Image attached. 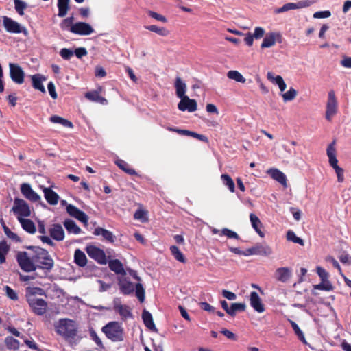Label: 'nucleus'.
Masks as SVG:
<instances>
[{"mask_svg":"<svg viewBox=\"0 0 351 351\" xmlns=\"http://www.w3.org/2000/svg\"><path fill=\"white\" fill-rule=\"evenodd\" d=\"M27 248L34 252L33 260L35 263L36 270L37 269H42L45 274H48L52 270L54 266V261L47 250L32 245L28 246Z\"/></svg>","mask_w":351,"mask_h":351,"instance_id":"obj_1","label":"nucleus"},{"mask_svg":"<svg viewBox=\"0 0 351 351\" xmlns=\"http://www.w3.org/2000/svg\"><path fill=\"white\" fill-rule=\"evenodd\" d=\"M55 328L56 332L66 339L74 338L77 335L75 323L69 319H60Z\"/></svg>","mask_w":351,"mask_h":351,"instance_id":"obj_2","label":"nucleus"},{"mask_svg":"<svg viewBox=\"0 0 351 351\" xmlns=\"http://www.w3.org/2000/svg\"><path fill=\"white\" fill-rule=\"evenodd\" d=\"M101 330L112 341L123 340V329L117 322H110L102 327Z\"/></svg>","mask_w":351,"mask_h":351,"instance_id":"obj_3","label":"nucleus"},{"mask_svg":"<svg viewBox=\"0 0 351 351\" xmlns=\"http://www.w3.org/2000/svg\"><path fill=\"white\" fill-rule=\"evenodd\" d=\"M16 261L22 270L25 272L36 271L33 255L29 257L26 252H19L16 254Z\"/></svg>","mask_w":351,"mask_h":351,"instance_id":"obj_4","label":"nucleus"},{"mask_svg":"<svg viewBox=\"0 0 351 351\" xmlns=\"http://www.w3.org/2000/svg\"><path fill=\"white\" fill-rule=\"evenodd\" d=\"M12 211L18 217H28L31 215V210L28 204L22 199L15 198Z\"/></svg>","mask_w":351,"mask_h":351,"instance_id":"obj_5","label":"nucleus"},{"mask_svg":"<svg viewBox=\"0 0 351 351\" xmlns=\"http://www.w3.org/2000/svg\"><path fill=\"white\" fill-rule=\"evenodd\" d=\"M337 100L335 91L331 90L328 93V101L326 103V119L330 121L332 118L337 112Z\"/></svg>","mask_w":351,"mask_h":351,"instance_id":"obj_6","label":"nucleus"},{"mask_svg":"<svg viewBox=\"0 0 351 351\" xmlns=\"http://www.w3.org/2000/svg\"><path fill=\"white\" fill-rule=\"evenodd\" d=\"M88 255L98 263L106 265L108 262L104 251L95 245H88L86 248Z\"/></svg>","mask_w":351,"mask_h":351,"instance_id":"obj_7","label":"nucleus"},{"mask_svg":"<svg viewBox=\"0 0 351 351\" xmlns=\"http://www.w3.org/2000/svg\"><path fill=\"white\" fill-rule=\"evenodd\" d=\"M2 19L3 27L8 32L14 34L23 32L26 34V29L25 27H22L16 21L6 16H3Z\"/></svg>","mask_w":351,"mask_h":351,"instance_id":"obj_8","label":"nucleus"},{"mask_svg":"<svg viewBox=\"0 0 351 351\" xmlns=\"http://www.w3.org/2000/svg\"><path fill=\"white\" fill-rule=\"evenodd\" d=\"M28 303L35 314L43 315L45 313L47 304L45 300L32 297L28 299Z\"/></svg>","mask_w":351,"mask_h":351,"instance_id":"obj_9","label":"nucleus"},{"mask_svg":"<svg viewBox=\"0 0 351 351\" xmlns=\"http://www.w3.org/2000/svg\"><path fill=\"white\" fill-rule=\"evenodd\" d=\"M272 253L271 248L266 245L261 243H256L253 247L247 249L243 253V256L250 255H261V256H269Z\"/></svg>","mask_w":351,"mask_h":351,"instance_id":"obj_10","label":"nucleus"},{"mask_svg":"<svg viewBox=\"0 0 351 351\" xmlns=\"http://www.w3.org/2000/svg\"><path fill=\"white\" fill-rule=\"evenodd\" d=\"M10 76L13 82L21 84L24 82L25 73L22 68L17 64L10 63Z\"/></svg>","mask_w":351,"mask_h":351,"instance_id":"obj_11","label":"nucleus"},{"mask_svg":"<svg viewBox=\"0 0 351 351\" xmlns=\"http://www.w3.org/2000/svg\"><path fill=\"white\" fill-rule=\"evenodd\" d=\"M69 29L73 34L84 36L90 35L94 32L93 28L88 23L84 22L76 23Z\"/></svg>","mask_w":351,"mask_h":351,"instance_id":"obj_12","label":"nucleus"},{"mask_svg":"<svg viewBox=\"0 0 351 351\" xmlns=\"http://www.w3.org/2000/svg\"><path fill=\"white\" fill-rule=\"evenodd\" d=\"M178 108L180 111L187 110L189 112H195L197 108V104L195 99H190L188 96L182 97L178 104Z\"/></svg>","mask_w":351,"mask_h":351,"instance_id":"obj_13","label":"nucleus"},{"mask_svg":"<svg viewBox=\"0 0 351 351\" xmlns=\"http://www.w3.org/2000/svg\"><path fill=\"white\" fill-rule=\"evenodd\" d=\"M66 211L70 216L75 218L85 225L88 223V217L87 215L76 206L72 204H69L66 206Z\"/></svg>","mask_w":351,"mask_h":351,"instance_id":"obj_14","label":"nucleus"},{"mask_svg":"<svg viewBox=\"0 0 351 351\" xmlns=\"http://www.w3.org/2000/svg\"><path fill=\"white\" fill-rule=\"evenodd\" d=\"M292 276V270L289 267H279L274 274L275 279L281 282H287Z\"/></svg>","mask_w":351,"mask_h":351,"instance_id":"obj_15","label":"nucleus"},{"mask_svg":"<svg viewBox=\"0 0 351 351\" xmlns=\"http://www.w3.org/2000/svg\"><path fill=\"white\" fill-rule=\"evenodd\" d=\"M21 192L26 199L32 202H35L40 199V197L32 189L30 184L27 183H23L21 185Z\"/></svg>","mask_w":351,"mask_h":351,"instance_id":"obj_16","label":"nucleus"},{"mask_svg":"<svg viewBox=\"0 0 351 351\" xmlns=\"http://www.w3.org/2000/svg\"><path fill=\"white\" fill-rule=\"evenodd\" d=\"M102 89L101 86H99L95 90L87 92L85 94V97L91 101L99 103L102 105H106L108 104V100L100 96Z\"/></svg>","mask_w":351,"mask_h":351,"instance_id":"obj_17","label":"nucleus"},{"mask_svg":"<svg viewBox=\"0 0 351 351\" xmlns=\"http://www.w3.org/2000/svg\"><path fill=\"white\" fill-rule=\"evenodd\" d=\"M118 285L121 292L124 295H130L134 291L133 283L123 276L118 278Z\"/></svg>","mask_w":351,"mask_h":351,"instance_id":"obj_18","label":"nucleus"},{"mask_svg":"<svg viewBox=\"0 0 351 351\" xmlns=\"http://www.w3.org/2000/svg\"><path fill=\"white\" fill-rule=\"evenodd\" d=\"M49 232L50 237L57 241H63L64 239V231L62 226L59 223L52 224Z\"/></svg>","mask_w":351,"mask_h":351,"instance_id":"obj_19","label":"nucleus"},{"mask_svg":"<svg viewBox=\"0 0 351 351\" xmlns=\"http://www.w3.org/2000/svg\"><path fill=\"white\" fill-rule=\"evenodd\" d=\"M309 4L306 1H299L297 3H288L285 4L281 8H278L274 10L275 14H279L282 12H285L291 10H295L298 8H302L304 7L308 6Z\"/></svg>","mask_w":351,"mask_h":351,"instance_id":"obj_20","label":"nucleus"},{"mask_svg":"<svg viewBox=\"0 0 351 351\" xmlns=\"http://www.w3.org/2000/svg\"><path fill=\"white\" fill-rule=\"evenodd\" d=\"M251 306L258 313H263L265 311V306L263 304L258 294L256 291L250 293V298Z\"/></svg>","mask_w":351,"mask_h":351,"instance_id":"obj_21","label":"nucleus"},{"mask_svg":"<svg viewBox=\"0 0 351 351\" xmlns=\"http://www.w3.org/2000/svg\"><path fill=\"white\" fill-rule=\"evenodd\" d=\"M335 142L333 141L330 144L328 145L327 149H326V154L328 157V162L330 165L335 169L337 167H338V160L336 157V149L335 147Z\"/></svg>","mask_w":351,"mask_h":351,"instance_id":"obj_22","label":"nucleus"},{"mask_svg":"<svg viewBox=\"0 0 351 351\" xmlns=\"http://www.w3.org/2000/svg\"><path fill=\"white\" fill-rule=\"evenodd\" d=\"M268 173L271 177L281 184L283 186L287 187V177L282 171L277 169H271L268 171Z\"/></svg>","mask_w":351,"mask_h":351,"instance_id":"obj_23","label":"nucleus"},{"mask_svg":"<svg viewBox=\"0 0 351 351\" xmlns=\"http://www.w3.org/2000/svg\"><path fill=\"white\" fill-rule=\"evenodd\" d=\"M108 267L111 271H114L117 274H120L123 276L126 275L123 265L119 259L110 260L108 262Z\"/></svg>","mask_w":351,"mask_h":351,"instance_id":"obj_24","label":"nucleus"},{"mask_svg":"<svg viewBox=\"0 0 351 351\" xmlns=\"http://www.w3.org/2000/svg\"><path fill=\"white\" fill-rule=\"evenodd\" d=\"M142 319L145 326L149 328L151 331L157 332V328L155 326V324L153 321V317L152 314L146 311L143 310L142 313Z\"/></svg>","mask_w":351,"mask_h":351,"instance_id":"obj_25","label":"nucleus"},{"mask_svg":"<svg viewBox=\"0 0 351 351\" xmlns=\"http://www.w3.org/2000/svg\"><path fill=\"white\" fill-rule=\"evenodd\" d=\"M46 201L51 205H56L59 200V195L50 188H45L43 190Z\"/></svg>","mask_w":351,"mask_h":351,"instance_id":"obj_26","label":"nucleus"},{"mask_svg":"<svg viewBox=\"0 0 351 351\" xmlns=\"http://www.w3.org/2000/svg\"><path fill=\"white\" fill-rule=\"evenodd\" d=\"M175 88L176 95L178 97L180 98L181 99L182 97H186L185 95L186 91V85L180 77H177L176 78Z\"/></svg>","mask_w":351,"mask_h":351,"instance_id":"obj_27","label":"nucleus"},{"mask_svg":"<svg viewBox=\"0 0 351 351\" xmlns=\"http://www.w3.org/2000/svg\"><path fill=\"white\" fill-rule=\"evenodd\" d=\"M18 221L20 222L23 229L29 234H34L36 228L34 223L31 219L18 217Z\"/></svg>","mask_w":351,"mask_h":351,"instance_id":"obj_28","label":"nucleus"},{"mask_svg":"<svg viewBox=\"0 0 351 351\" xmlns=\"http://www.w3.org/2000/svg\"><path fill=\"white\" fill-rule=\"evenodd\" d=\"M250 219L252 223V228L255 230L257 234L261 237H264V232L261 230L263 224L260 221L259 218L254 213H250Z\"/></svg>","mask_w":351,"mask_h":351,"instance_id":"obj_29","label":"nucleus"},{"mask_svg":"<svg viewBox=\"0 0 351 351\" xmlns=\"http://www.w3.org/2000/svg\"><path fill=\"white\" fill-rule=\"evenodd\" d=\"M93 234L96 236L101 235L108 242L113 243L114 241V236L112 232L101 227L96 228Z\"/></svg>","mask_w":351,"mask_h":351,"instance_id":"obj_30","label":"nucleus"},{"mask_svg":"<svg viewBox=\"0 0 351 351\" xmlns=\"http://www.w3.org/2000/svg\"><path fill=\"white\" fill-rule=\"evenodd\" d=\"M74 262L79 267H85L87 264L86 254L80 249H77L74 252Z\"/></svg>","mask_w":351,"mask_h":351,"instance_id":"obj_31","label":"nucleus"},{"mask_svg":"<svg viewBox=\"0 0 351 351\" xmlns=\"http://www.w3.org/2000/svg\"><path fill=\"white\" fill-rule=\"evenodd\" d=\"M115 164L119 167V169L130 176L138 175L135 169L130 167V165L122 159H117L115 161Z\"/></svg>","mask_w":351,"mask_h":351,"instance_id":"obj_32","label":"nucleus"},{"mask_svg":"<svg viewBox=\"0 0 351 351\" xmlns=\"http://www.w3.org/2000/svg\"><path fill=\"white\" fill-rule=\"evenodd\" d=\"M276 36H280V34L274 32L267 34L263 38L261 46V48H268L274 46L276 43Z\"/></svg>","mask_w":351,"mask_h":351,"instance_id":"obj_33","label":"nucleus"},{"mask_svg":"<svg viewBox=\"0 0 351 351\" xmlns=\"http://www.w3.org/2000/svg\"><path fill=\"white\" fill-rule=\"evenodd\" d=\"M64 226L66 230L69 233H73L75 234H78L81 232V228L75 223V222L70 219H67L64 221Z\"/></svg>","mask_w":351,"mask_h":351,"instance_id":"obj_34","label":"nucleus"},{"mask_svg":"<svg viewBox=\"0 0 351 351\" xmlns=\"http://www.w3.org/2000/svg\"><path fill=\"white\" fill-rule=\"evenodd\" d=\"M45 78L42 77L39 74L34 75L32 76V86L37 90H39L42 93H45V88L43 85V80Z\"/></svg>","mask_w":351,"mask_h":351,"instance_id":"obj_35","label":"nucleus"},{"mask_svg":"<svg viewBox=\"0 0 351 351\" xmlns=\"http://www.w3.org/2000/svg\"><path fill=\"white\" fill-rule=\"evenodd\" d=\"M69 1L70 0H58V15L59 17H64L66 15L69 10Z\"/></svg>","mask_w":351,"mask_h":351,"instance_id":"obj_36","label":"nucleus"},{"mask_svg":"<svg viewBox=\"0 0 351 351\" xmlns=\"http://www.w3.org/2000/svg\"><path fill=\"white\" fill-rule=\"evenodd\" d=\"M114 309L119 313L123 319H127L128 317H132V314L126 305L119 304L114 306Z\"/></svg>","mask_w":351,"mask_h":351,"instance_id":"obj_37","label":"nucleus"},{"mask_svg":"<svg viewBox=\"0 0 351 351\" xmlns=\"http://www.w3.org/2000/svg\"><path fill=\"white\" fill-rule=\"evenodd\" d=\"M49 119L51 122L53 123L61 124L66 128H72L73 127V125L71 121L65 119L61 117H59L58 115H53L50 117Z\"/></svg>","mask_w":351,"mask_h":351,"instance_id":"obj_38","label":"nucleus"},{"mask_svg":"<svg viewBox=\"0 0 351 351\" xmlns=\"http://www.w3.org/2000/svg\"><path fill=\"white\" fill-rule=\"evenodd\" d=\"M167 130H169V131H172V132H175L180 135H185V136H191V137H193L195 138H197L198 139L200 134H198V133H196L195 132H192V131H190V130H182V129H178V128H171V127H169L167 128Z\"/></svg>","mask_w":351,"mask_h":351,"instance_id":"obj_39","label":"nucleus"},{"mask_svg":"<svg viewBox=\"0 0 351 351\" xmlns=\"http://www.w3.org/2000/svg\"><path fill=\"white\" fill-rule=\"evenodd\" d=\"M167 130H169V131H172V132H175L180 135H185V136H191V137H193L195 138H197L198 139L200 134H198V133H196L195 132H192V131H190V130H182V129H178V128H171V127H169L167 128Z\"/></svg>","mask_w":351,"mask_h":351,"instance_id":"obj_40","label":"nucleus"},{"mask_svg":"<svg viewBox=\"0 0 351 351\" xmlns=\"http://www.w3.org/2000/svg\"><path fill=\"white\" fill-rule=\"evenodd\" d=\"M170 252L173 257L179 262L182 263H185L186 262V259L184 254L176 245H171L170 247Z\"/></svg>","mask_w":351,"mask_h":351,"instance_id":"obj_41","label":"nucleus"},{"mask_svg":"<svg viewBox=\"0 0 351 351\" xmlns=\"http://www.w3.org/2000/svg\"><path fill=\"white\" fill-rule=\"evenodd\" d=\"M10 251V246L5 241L0 242V263H4L6 260V255Z\"/></svg>","mask_w":351,"mask_h":351,"instance_id":"obj_42","label":"nucleus"},{"mask_svg":"<svg viewBox=\"0 0 351 351\" xmlns=\"http://www.w3.org/2000/svg\"><path fill=\"white\" fill-rule=\"evenodd\" d=\"M145 28L151 32H155L162 36H167L169 34V31L165 27H161L154 25H152L145 26Z\"/></svg>","mask_w":351,"mask_h":351,"instance_id":"obj_43","label":"nucleus"},{"mask_svg":"<svg viewBox=\"0 0 351 351\" xmlns=\"http://www.w3.org/2000/svg\"><path fill=\"white\" fill-rule=\"evenodd\" d=\"M246 306L244 303H232L230 307L228 315L234 317L237 312L245 311Z\"/></svg>","mask_w":351,"mask_h":351,"instance_id":"obj_44","label":"nucleus"},{"mask_svg":"<svg viewBox=\"0 0 351 351\" xmlns=\"http://www.w3.org/2000/svg\"><path fill=\"white\" fill-rule=\"evenodd\" d=\"M5 344L9 350H18L19 348V341L12 336H8L5 339Z\"/></svg>","mask_w":351,"mask_h":351,"instance_id":"obj_45","label":"nucleus"},{"mask_svg":"<svg viewBox=\"0 0 351 351\" xmlns=\"http://www.w3.org/2000/svg\"><path fill=\"white\" fill-rule=\"evenodd\" d=\"M227 77L229 79L234 80L237 82L245 83L246 80L239 71L235 70L229 71L227 73Z\"/></svg>","mask_w":351,"mask_h":351,"instance_id":"obj_46","label":"nucleus"},{"mask_svg":"<svg viewBox=\"0 0 351 351\" xmlns=\"http://www.w3.org/2000/svg\"><path fill=\"white\" fill-rule=\"evenodd\" d=\"M223 184L228 186V189L231 192H234L235 191V185L233 180L231 177L228 174H222L221 176Z\"/></svg>","mask_w":351,"mask_h":351,"instance_id":"obj_47","label":"nucleus"},{"mask_svg":"<svg viewBox=\"0 0 351 351\" xmlns=\"http://www.w3.org/2000/svg\"><path fill=\"white\" fill-rule=\"evenodd\" d=\"M287 239L288 241H292L294 243L300 244L302 246L304 245V241L301 238L297 237L295 232L292 230H289L287 232Z\"/></svg>","mask_w":351,"mask_h":351,"instance_id":"obj_48","label":"nucleus"},{"mask_svg":"<svg viewBox=\"0 0 351 351\" xmlns=\"http://www.w3.org/2000/svg\"><path fill=\"white\" fill-rule=\"evenodd\" d=\"M135 294L136 298L141 302L145 300V289L141 283L136 284L135 287Z\"/></svg>","mask_w":351,"mask_h":351,"instance_id":"obj_49","label":"nucleus"},{"mask_svg":"<svg viewBox=\"0 0 351 351\" xmlns=\"http://www.w3.org/2000/svg\"><path fill=\"white\" fill-rule=\"evenodd\" d=\"M297 95V91L295 88L291 87L288 91L282 95L284 101H292Z\"/></svg>","mask_w":351,"mask_h":351,"instance_id":"obj_50","label":"nucleus"},{"mask_svg":"<svg viewBox=\"0 0 351 351\" xmlns=\"http://www.w3.org/2000/svg\"><path fill=\"white\" fill-rule=\"evenodd\" d=\"M267 78L274 84H277L278 86L284 84L285 81L283 78L280 75L274 76L272 72H268L267 74Z\"/></svg>","mask_w":351,"mask_h":351,"instance_id":"obj_51","label":"nucleus"},{"mask_svg":"<svg viewBox=\"0 0 351 351\" xmlns=\"http://www.w3.org/2000/svg\"><path fill=\"white\" fill-rule=\"evenodd\" d=\"M147 212L141 209L136 210L134 214L135 219L141 220L142 222H147L148 221Z\"/></svg>","mask_w":351,"mask_h":351,"instance_id":"obj_52","label":"nucleus"},{"mask_svg":"<svg viewBox=\"0 0 351 351\" xmlns=\"http://www.w3.org/2000/svg\"><path fill=\"white\" fill-rule=\"evenodd\" d=\"M15 10L16 12L23 16L24 14V10L27 7L26 3L21 0H14Z\"/></svg>","mask_w":351,"mask_h":351,"instance_id":"obj_53","label":"nucleus"},{"mask_svg":"<svg viewBox=\"0 0 351 351\" xmlns=\"http://www.w3.org/2000/svg\"><path fill=\"white\" fill-rule=\"evenodd\" d=\"M291 326H292L295 333L298 337V339L302 342H303L304 343H306V339H305V337L304 335V333L302 332V331L301 330V329L300 328L298 325L295 322H291Z\"/></svg>","mask_w":351,"mask_h":351,"instance_id":"obj_54","label":"nucleus"},{"mask_svg":"<svg viewBox=\"0 0 351 351\" xmlns=\"http://www.w3.org/2000/svg\"><path fill=\"white\" fill-rule=\"evenodd\" d=\"M315 289L331 291L333 289L332 284L329 281L322 282L318 285H313Z\"/></svg>","mask_w":351,"mask_h":351,"instance_id":"obj_55","label":"nucleus"},{"mask_svg":"<svg viewBox=\"0 0 351 351\" xmlns=\"http://www.w3.org/2000/svg\"><path fill=\"white\" fill-rule=\"evenodd\" d=\"M220 235L226 236L228 238H230V239H235L237 240L240 239V237L239 236V234L237 232H235L230 229H228V228H223L221 230Z\"/></svg>","mask_w":351,"mask_h":351,"instance_id":"obj_56","label":"nucleus"},{"mask_svg":"<svg viewBox=\"0 0 351 351\" xmlns=\"http://www.w3.org/2000/svg\"><path fill=\"white\" fill-rule=\"evenodd\" d=\"M316 270H317V275L319 276V278L322 282L328 281V278L329 274L324 268L318 266V267H317Z\"/></svg>","mask_w":351,"mask_h":351,"instance_id":"obj_57","label":"nucleus"},{"mask_svg":"<svg viewBox=\"0 0 351 351\" xmlns=\"http://www.w3.org/2000/svg\"><path fill=\"white\" fill-rule=\"evenodd\" d=\"M73 21H74L73 16H70V17H67V18L64 19L60 25L61 29H68L69 27L71 28V27L74 25V24H73Z\"/></svg>","mask_w":351,"mask_h":351,"instance_id":"obj_58","label":"nucleus"},{"mask_svg":"<svg viewBox=\"0 0 351 351\" xmlns=\"http://www.w3.org/2000/svg\"><path fill=\"white\" fill-rule=\"evenodd\" d=\"M4 233L7 237L16 243H19L21 241L20 237L16 233L12 232L10 228H5Z\"/></svg>","mask_w":351,"mask_h":351,"instance_id":"obj_59","label":"nucleus"},{"mask_svg":"<svg viewBox=\"0 0 351 351\" xmlns=\"http://www.w3.org/2000/svg\"><path fill=\"white\" fill-rule=\"evenodd\" d=\"M5 291L6 293V295L12 300H17L19 297L17 293L14 290H13L10 287L6 285L5 287Z\"/></svg>","mask_w":351,"mask_h":351,"instance_id":"obj_60","label":"nucleus"},{"mask_svg":"<svg viewBox=\"0 0 351 351\" xmlns=\"http://www.w3.org/2000/svg\"><path fill=\"white\" fill-rule=\"evenodd\" d=\"M90 336L91 339L95 342V343L101 348H104V345L100 338L97 336L96 332L93 329L89 330Z\"/></svg>","mask_w":351,"mask_h":351,"instance_id":"obj_61","label":"nucleus"},{"mask_svg":"<svg viewBox=\"0 0 351 351\" xmlns=\"http://www.w3.org/2000/svg\"><path fill=\"white\" fill-rule=\"evenodd\" d=\"M60 55L64 60H70L73 55V51L71 49L63 48L60 51Z\"/></svg>","mask_w":351,"mask_h":351,"instance_id":"obj_62","label":"nucleus"},{"mask_svg":"<svg viewBox=\"0 0 351 351\" xmlns=\"http://www.w3.org/2000/svg\"><path fill=\"white\" fill-rule=\"evenodd\" d=\"M331 16V12L329 10L319 11L313 14V17L315 19L328 18Z\"/></svg>","mask_w":351,"mask_h":351,"instance_id":"obj_63","label":"nucleus"},{"mask_svg":"<svg viewBox=\"0 0 351 351\" xmlns=\"http://www.w3.org/2000/svg\"><path fill=\"white\" fill-rule=\"evenodd\" d=\"M199 306L204 311H208L209 313H215V308L213 307V306H211L210 304H209L206 302H201L199 304Z\"/></svg>","mask_w":351,"mask_h":351,"instance_id":"obj_64","label":"nucleus"}]
</instances>
